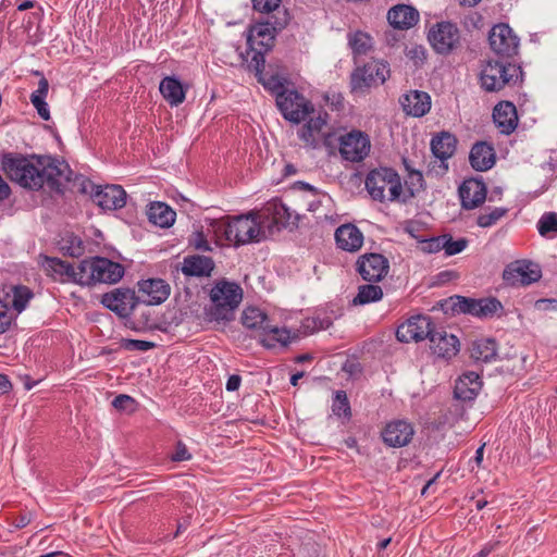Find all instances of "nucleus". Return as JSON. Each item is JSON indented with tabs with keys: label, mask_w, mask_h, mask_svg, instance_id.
I'll return each mask as SVG.
<instances>
[{
	"label": "nucleus",
	"mask_w": 557,
	"mask_h": 557,
	"mask_svg": "<svg viewBox=\"0 0 557 557\" xmlns=\"http://www.w3.org/2000/svg\"><path fill=\"white\" fill-rule=\"evenodd\" d=\"M42 267L45 271L50 275H59V276H67L75 283V277L77 275V268H74L72 264L62 261L58 258H46Z\"/></svg>",
	"instance_id": "obj_37"
},
{
	"label": "nucleus",
	"mask_w": 557,
	"mask_h": 557,
	"mask_svg": "<svg viewBox=\"0 0 557 557\" xmlns=\"http://www.w3.org/2000/svg\"><path fill=\"white\" fill-rule=\"evenodd\" d=\"M191 455L189 454L187 447L182 442H178L175 448V453L172 455L173 461H185L189 460Z\"/></svg>",
	"instance_id": "obj_56"
},
{
	"label": "nucleus",
	"mask_w": 557,
	"mask_h": 557,
	"mask_svg": "<svg viewBox=\"0 0 557 557\" xmlns=\"http://www.w3.org/2000/svg\"><path fill=\"white\" fill-rule=\"evenodd\" d=\"M337 246L345 251H357L362 247L363 235L354 224L341 225L335 232Z\"/></svg>",
	"instance_id": "obj_27"
},
{
	"label": "nucleus",
	"mask_w": 557,
	"mask_h": 557,
	"mask_svg": "<svg viewBox=\"0 0 557 557\" xmlns=\"http://www.w3.org/2000/svg\"><path fill=\"white\" fill-rule=\"evenodd\" d=\"M276 104L283 116L293 123L306 120L314 108L312 103L296 90L284 89L276 95Z\"/></svg>",
	"instance_id": "obj_9"
},
{
	"label": "nucleus",
	"mask_w": 557,
	"mask_h": 557,
	"mask_svg": "<svg viewBox=\"0 0 557 557\" xmlns=\"http://www.w3.org/2000/svg\"><path fill=\"white\" fill-rule=\"evenodd\" d=\"M414 434L410 423L397 420L388 423L383 433V441L391 447H403L410 443Z\"/></svg>",
	"instance_id": "obj_22"
},
{
	"label": "nucleus",
	"mask_w": 557,
	"mask_h": 557,
	"mask_svg": "<svg viewBox=\"0 0 557 557\" xmlns=\"http://www.w3.org/2000/svg\"><path fill=\"white\" fill-rule=\"evenodd\" d=\"M450 305L454 312L471 314L479 318L493 317L497 311L503 309L500 301L496 298L474 299L455 296L450 298Z\"/></svg>",
	"instance_id": "obj_11"
},
{
	"label": "nucleus",
	"mask_w": 557,
	"mask_h": 557,
	"mask_svg": "<svg viewBox=\"0 0 557 557\" xmlns=\"http://www.w3.org/2000/svg\"><path fill=\"white\" fill-rule=\"evenodd\" d=\"M366 188L372 199L381 202L399 200L403 193L400 176L391 168L372 170L367 175Z\"/></svg>",
	"instance_id": "obj_5"
},
{
	"label": "nucleus",
	"mask_w": 557,
	"mask_h": 557,
	"mask_svg": "<svg viewBox=\"0 0 557 557\" xmlns=\"http://www.w3.org/2000/svg\"><path fill=\"white\" fill-rule=\"evenodd\" d=\"M92 200L104 210L121 209L126 203V193L120 185H107L96 187Z\"/></svg>",
	"instance_id": "obj_20"
},
{
	"label": "nucleus",
	"mask_w": 557,
	"mask_h": 557,
	"mask_svg": "<svg viewBox=\"0 0 557 557\" xmlns=\"http://www.w3.org/2000/svg\"><path fill=\"white\" fill-rule=\"evenodd\" d=\"M357 271L364 281L380 282L388 273V260L380 253H366L357 260Z\"/></svg>",
	"instance_id": "obj_18"
},
{
	"label": "nucleus",
	"mask_w": 557,
	"mask_h": 557,
	"mask_svg": "<svg viewBox=\"0 0 557 557\" xmlns=\"http://www.w3.org/2000/svg\"><path fill=\"white\" fill-rule=\"evenodd\" d=\"M326 116L319 114L318 116L310 117L306 124L299 129L298 136L306 146L315 148L319 146L324 134L323 128L326 126Z\"/></svg>",
	"instance_id": "obj_26"
},
{
	"label": "nucleus",
	"mask_w": 557,
	"mask_h": 557,
	"mask_svg": "<svg viewBox=\"0 0 557 557\" xmlns=\"http://www.w3.org/2000/svg\"><path fill=\"white\" fill-rule=\"evenodd\" d=\"M460 34L457 26L450 22L437 23L429 32V41L438 53L446 54L459 44Z\"/></svg>",
	"instance_id": "obj_16"
},
{
	"label": "nucleus",
	"mask_w": 557,
	"mask_h": 557,
	"mask_svg": "<svg viewBox=\"0 0 557 557\" xmlns=\"http://www.w3.org/2000/svg\"><path fill=\"white\" fill-rule=\"evenodd\" d=\"M139 289L148 296L147 302L149 305H159L165 301L170 295V286L160 278L141 282Z\"/></svg>",
	"instance_id": "obj_32"
},
{
	"label": "nucleus",
	"mask_w": 557,
	"mask_h": 557,
	"mask_svg": "<svg viewBox=\"0 0 557 557\" xmlns=\"http://www.w3.org/2000/svg\"><path fill=\"white\" fill-rule=\"evenodd\" d=\"M34 8V1H30V0H26V1H23L21 4H18L17 9L20 11H25V10H28V9H32Z\"/></svg>",
	"instance_id": "obj_64"
},
{
	"label": "nucleus",
	"mask_w": 557,
	"mask_h": 557,
	"mask_svg": "<svg viewBox=\"0 0 557 557\" xmlns=\"http://www.w3.org/2000/svg\"><path fill=\"white\" fill-rule=\"evenodd\" d=\"M77 275L75 283L79 285L114 284L123 277L124 268L107 258L94 257L79 262Z\"/></svg>",
	"instance_id": "obj_2"
},
{
	"label": "nucleus",
	"mask_w": 557,
	"mask_h": 557,
	"mask_svg": "<svg viewBox=\"0 0 557 557\" xmlns=\"http://www.w3.org/2000/svg\"><path fill=\"white\" fill-rule=\"evenodd\" d=\"M11 387L12 385L8 377L3 374H0V395L9 393Z\"/></svg>",
	"instance_id": "obj_61"
},
{
	"label": "nucleus",
	"mask_w": 557,
	"mask_h": 557,
	"mask_svg": "<svg viewBox=\"0 0 557 557\" xmlns=\"http://www.w3.org/2000/svg\"><path fill=\"white\" fill-rule=\"evenodd\" d=\"M153 346H154V344L151 342L139 341V339H131L127 344V347H131V348H134L137 350H141V351L149 350Z\"/></svg>",
	"instance_id": "obj_58"
},
{
	"label": "nucleus",
	"mask_w": 557,
	"mask_h": 557,
	"mask_svg": "<svg viewBox=\"0 0 557 557\" xmlns=\"http://www.w3.org/2000/svg\"><path fill=\"white\" fill-rule=\"evenodd\" d=\"M289 22L288 12H281L278 15H271L268 21L253 25L247 38L248 45L255 50L257 47L270 49L273 45L275 34L283 29Z\"/></svg>",
	"instance_id": "obj_8"
},
{
	"label": "nucleus",
	"mask_w": 557,
	"mask_h": 557,
	"mask_svg": "<svg viewBox=\"0 0 557 557\" xmlns=\"http://www.w3.org/2000/svg\"><path fill=\"white\" fill-rule=\"evenodd\" d=\"M434 330L430 317L418 314L409 318L397 327L396 337L401 343L421 342L430 338Z\"/></svg>",
	"instance_id": "obj_12"
},
{
	"label": "nucleus",
	"mask_w": 557,
	"mask_h": 557,
	"mask_svg": "<svg viewBox=\"0 0 557 557\" xmlns=\"http://www.w3.org/2000/svg\"><path fill=\"white\" fill-rule=\"evenodd\" d=\"M332 410L338 417L349 418L351 414L350 405L344 391H337L333 400Z\"/></svg>",
	"instance_id": "obj_44"
},
{
	"label": "nucleus",
	"mask_w": 557,
	"mask_h": 557,
	"mask_svg": "<svg viewBox=\"0 0 557 557\" xmlns=\"http://www.w3.org/2000/svg\"><path fill=\"white\" fill-rule=\"evenodd\" d=\"M493 120L502 134H511L518 125L517 109L512 102L502 101L495 106Z\"/></svg>",
	"instance_id": "obj_23"
},
{
	"label": "nucleus",
	"mask_w": 557,
	"mask_h": 557,
	"mask_svg": "<svg viewBox=\"0 0 557 557\" xmlns=\"http://www.w3.org/2000/svg\"><path fill=\"white\" fill-rule=\"evenodd\" d=\"M537 230L542 236H547L550 233L557 234V213L547 212L543 214L537 223Z\"/></svg>",
	"instance_id": "obj_45"
},
{
	"label": "nucleus",
	"mask_w": 557,
	"mask_h": 557,
	"mask_svg": "<svg viewBox=\"0 0 557 557\" xmlns=\"http://www.w3.org/2000/svg\"><path fill=\"white\" fill-rule=\"evenodd\" d=\"M499 542L487 543L476 555V557H487L497 546Z\"/></svg>",
	"instance_id": "obj_60"
},
{
	"label": "nucleus",
	"mask_w": 557,
	"mask_h": 557,
	"mask_svg": "<svg viewBox=\"0 0 557 557\" xmlns=\"http://www.w3.org/2000/svg\"><path fill=\"white\" fill-rule=\"evenodd\" d=\"M30 102L37 110L38 115L45 120H50V111L48 108V103L45 101V99L39 98L38 96H30Z\"/></svg>",
	"instance_id": "obj_53"
},
{
	"label": "nucleus",
	"mask_w": 557,
	"mask_h": 557,
	"mask_svg": "<svg viewBox=\"0 0 557 557\" xmlns=\"http://www.w3.org/2000/svg\"><path fill=\"white\" fill-rule=\"evenodd\" d=\"M61 249L64 251V253L69 255L73 258L81 257L84 251V243L81 239V237L74 235V234H66L62 240H61Z\"/></svg>",
	"instance_id": "obj_41"
},
{
	"label": "nucleus",
	"mask_w": 557,
	"mask_h": 557,
	"mask_svg": "<svg viewBox=\"0 0 557 557\" xmlns=\"http://www.w3.org/2000/svg\"><path fill=\"white\" fill-rule=\"evenodd\" d=\"M212 306L208 312L210 321H231L234 310L243 299V289L236 283L219 281L210 292Z\"/></svg>",
	"instance_id": "obj_3"
},
{
	"label": "nucleus",
	"mask_w": 557,
	"mask_h": 557,
	"mask_svg": "<svg viewBox=\"0 0 557 557\" xmlns=\"http://www.w3.org/2000/svg\"><path fill=\"white\" fill-rule=\"evenodd\" d=\"M7 176L20 186L38 190L47 185L51 190H60L61 178L66 166L50 157L30 158L5 153L1 160Z\"/></svg>",
	"instance_id": "obj_1"
},
{
	"label": "nucleus",
	"mask_w": 557,
	"mask_h": 557,
	"mask_svg": "<svg viewBox=\"0 0 557 557\" xmlns=\"http://www.w3.org/2000/svg\"><path fill=\"white\" fill-rule=\"evenodd\" d=\"M406 184L410 190L411 196H413L414 193L422 190L424 188V180L422 173L420 171H411L408 175Z\"/></svg>",
	"instance_id": "obj_51"
},
{
	"label": "nucleus",
	"mask_w": 557,
	"mask_h": 557,
	"mask_svg": "<svg viewBox=\"0 0 557 557\" xmlns=\"http://www.w3.org/2000/svg\"><path fill=\"white\" fill-rule=\"evenodd\" d=\"M101 304L117 315L125 318L135 307V294L128 288H116L103 294Z\"/></svg>",
	"instance_id": "obj_19"
},
{
	"label": "nucleus",
	"mask_w": 557,
	"mask_h": 557,
	"mask_svg": "<svg viewBox=\"0 0 557 557\" xmlns=\"http://www.w3.org/2000/svg\"><path fill=\"white\" fill-rule=\"evenodd\" d=\"M504 208H494L490 213H482L478 218V225L481 227H490L506 214Z\"/></svg>",
	"instance_id": "obj_47"
},
{
	"label": "nucleus",
	"mask_w": 557,
	"mask_h": 557,
	"mask_svg": "<svg viewBox=\"0 0 557 557\" xmlns=\"http://www.w3.org/2000/svg\"><path fill=\"white\" fill-rule=\"evenodd\" d=\"M230 226L231 219L228 216L208 220L207 233L212 234L216 242L224 239L231 243Z\"/></svg>",
	"instance_id": "obj_40"
},
{
	"label": "nucleus",
	"mask_w": 557,
	"mask_h": 557,
	"mask_svg": "<svg viewBox=\"0 0 557 557\" xmlns=\"http://www.w3.org/2000/svg\"><path fill=\"white\" fill-rule=\"evenodd\" d=\"M35 75H39L41 77L38 82V88L30 96H38L39 98L46 99L49 91V82L39 71H36Z\"/></svg>",
	"instance_id": "obj_55"
},
{
	"label": "nucleus",
	"mask_w": 557,
	"mask_h": 557,
	"mask_svg": "<svg viewBox=\"0 0 557 557\" xmlns=\"http://www.w3.org/2000/svg\"><path fill=\"white\" fill-rule=\"evenodd\" d=\"M370 139L360 131H352L339 139L341 156L351 162L362 161L370 151Z\"/></svg>",
	"instance_id": "obj_15"
},
{
	"label": "nucleus",
	"mask_w": 557,
	"mask_h": 557,
	"mask_svg": "<svg viewBox=\"0 0 557 557\" xmlns=\"http://www.w3.org/2000/svg\"><path fill=\"white\" fill-rule=\"evenodd\" d=\"M383 290L379 285L366 284L358 287V293L352 299V305L363 306L381 300Z\"/></svg>",
	"instance_id": "obj_39"
},
{
	"label": "nucleus",
	"mask_w": 557,
	"mask_h": 557,
	"mask_svg": "<svg viewBox=\"0 0 557 557\" xmlns=\"http://www.w3.org/2000/svg\"><path fill=\"white\" fill-rule=\"evenodd\" d=\"M387 20L394 28L408 29L418 23L419 12L410 5L397 4L389 9Z\"/></svg>",
	"instance_id": "obj_28"
},
{
	"label": "nucleus",
	"mask_w": 557,
	"mask_h": 557,
	"mask_svg": "<svg viewBox=\"0 0 557 557\" xmlns=\"http://www.w3.org/2000/svg\"><path fill=\"white\" fill-rule=\"evenodd\" d=\"M12 322V314L7 304L0 300V334L4 333Z\"/></svg>",
	"instance_id": "obj_54"
},
{
	"label": "nucleus",
	"mask_w": 557,
	"mask_h": 557,
	"mask_svg": "<svg viewBox=\"0 0 557 557\" xmlns=\"http://www.w3.org/2000/svg\"><path fill=\"white\" fill-rule=\"evenodd\" d=\"M389 77L386 62L372 59L363 66H357L350 76L352 91H362L371 86L383 84Z\"/></svg>",
	"instance_id": "obj_10"
},
{
	"label": "nucleus",
	"mask_w": 557,
	"mask_h": 557,
	"mask_svg": "<svg viewBox=\"0 0 557 557\" xmlns=\"http://www.w3.org/2000/svg\"><path fill=\"white\" fill-rule=\"evenodd\" d=\"M399 102L403 110L408 114L416 117L423 116L431 109V98L429 94L419 90H411L404 95Z\"/></svg>",
	"instance_id": "obj_25"
},
{
	"label": "nucleus",
	"mask_w": 557,
	"mask_h": 557,
	"mask_svg": "<svg viewBox=\"0 0 557 557\" xmlns=\"http://www.w3.org/2000/svg\"><path fill=\"white\" fill-rule=\"evenodd\" d=\"M469 160L474 170L487 171L495 163L494 149L487 143L479 141L471 148Z\"/></svg>",
	"instance_id": "obj_29"
},
{
	"label": "nucleus",
	"mask_w": 557,
	"mask_h": 557,
	"mask_svg": "<svg viewBox=\"0 0 557 557\" xmlns=\"http://www.w3.org/2000/svg\"><path fill=\"white\" fill-rule=\"evenodd\" d=\"M30 102L37 110L38 115L45 120H50V111L48 108V103L45 101V99L39 98L38 96H30Z\"/></svg>",
	"instance_id": "obj_52"
},
{
	"label": "nucleus",
	"mask_w": 557,
	"mask_h": 557,
	"mask_svg": "<svg viewBox=\"0 0 557 557\" xmlns=\"http://www.w3.org/2000/svg\"><path fill=\"white\" fill-rule=\"evenodd\" d=\"M443 235L422 239L419 242V249L425 253H436L443 250L445 243H443Z\"/></svg>",
	"instance_id": "obj_48"
},
{
	"label": "nucleus",
	"mask_w": 557,
	"mask_h": 557,
	"mask_svg": "<svg viewBox=\"0 0 557 557\" xmlns=\"http://www.w3.org/2000/svg\"><path fill=\"white\" fill-rule=\"evenodd\" d=\"M443 237V243H445L443 250L446 256H455L457 253H460L468 246V239L466 238H459L457 240H454L453 236L449 234H444Z\"/></svg>",
	"instance_id": "obj_46"
},
{
	"label": "nucleus",
	"mask_w": 557,
	"mask_h": 557,
	"mask_svg": "<svg viewBox=\"0 0 557 557\" xmlns=\"http://www.w3.org/2000/svg\"><path fill=\"white\" fill-rule=\"evenodd\" d=\"M482 383L476 372H468L455 384V397L461 400H472L480 392Z\"/></svg>",
	"instance_id": "obj_30"
},
{
	"label": "nucleus",
	"mask_w": 557,
	"mask_h": 557,
	"mask_svg": "<svg viewBox=\"0 0 557 557\" xmlns=\"http://www.w3.org/2000/svg\"><path fill=\"white\" fill-rule=\"evenodd\" d=\"M264 227L260 211L233 218L230 226L231 243L239 246L251 242H260L265 237Z\"/></svg>",
	"instance_id": "obj_7"
},
{
	"label": "nucleus",
	"mask_w": 557,
	"mask_h": 557,
	"mask_svg": "<svg viewBox=\"0 0 557 557\" xmlns=\"http://www.w3.org/2000/svg\"><path fill=\"white\" fill-rule=\"evenodd\" d=\"M461 205L471 210L482 205L486 198V186L478 180H467L459 187Z\"/></svg>",
	"instance_id": "obj_24"
},
{
	"label": "nucleus",
	"mask_w": 557,
	"mask_h": 557,
	"mask_svg": "<svg viewBox=\"0 0 557 557\" xmlns=\"http://www.w3.org/2000/svg\"><path fill=\"white\" fill-rule=\"evenodd\" d=\"M112 406L121 411L133 412L136 408V401L133 397L121 394L113 399Z\"/></svg>",
	"instance_id": "obj_50"
},
{
	"label": "nucleus",
	"mask_w": 557,
	"mask_h": 557,
	"mask_svg": "<svg viewBox=\"0 0 557 557\" xmlns=\"http://www.w3.org/2000/svg\"><path fill=\"white\" fill-rule=\"evenodd\" d=\"M535 308L540 311H557V299H539Z\"/></svg>",
	"instance_id": "obj_57"
},
{
	"label": "nucleus",
	"mask_w": 557,
	"mask_h": 557,
	"mask_svg": "<svg viewBox=\"0 0 557 557\" xmlns=\"http://www.w3.org/2000/svg\"><path fill=\"white\" fill-rule=\"evenodd\" d=\"M429 341L432 352L441 358L450 359L459 351V339L444 329H435Z\"/></svg>",
	"instance_id": "obj_21"
},
{
	"label": "nucleus",
	"mask_w": 557,
	"mask_h": 557,
	"mask_svg": "<svg viewBox=\"0 0 557 557\" xmlns=\"http://www.w3.org/2000/svg\"><path fill=\"white\" fill-rule=\"evenodd\" d=\"M209 234H205L203 231H196L189 237V244L197 250L209 251L211 250L209 240L207 238Z\"/></svg>",
	"instance_id": "obj_49"
},
{
	"label": "nucleus",
	"mask_w": 557,
	"mask_h": 557,
	"mask_svg": "<svg viewBox=\"0 0 557 557\" xmlns=\"http://www.w3.org/2000/svg\"><path fill=\"white\" fill-rule=\"evenodd\" d=\"M32 297H33V293L30 292V289L28 287L15 286L13 288V299H12L13 308L17 312H22L26 308V306Z\"/></svg>",
	"instance_id": "obj_43"
},
{
	"label": "nucleus",
	"mask_w": 557,
	"mask_h": 557,
	"mask_svg": "<svg viewBox=\"0 0 557 557\" xmlns=\"http://www.w3.org/2000/svg\"><path fill=\"white\" fill-rule=\"evenodd\" d=\"M242 379L239 375H231L226 382V389L230 392L237 391L240 386Z\"/></svg>",
	"instance_id": "obj_59"
},
{
	"label": "nucleus",
	"mask_w": 557,
	"mask_h": 557,
	"mask_svg": "<svg viewBox=\"0 0 557 557\" xmlns=\"http://www.w3.org/2000/svg\"><path fill=\"white\" fill-rule=\"evenodd\" d=\"M348 45L352 50L355 62H358V58L366 55L372 49V38L363 32H355L348 34Z\"/></svg>",
	"instance_id": "obj_38"
},
{
	"label": "nucleus",
	"mask_w": 557,
	"mask_h": 557,
	"mask_svg": "<svg viewBox=\"0 0 557 557\" xmlns=\"http://www.w3.org/2000/svg\"><path fill=\"white\" fill-rule=\"evenodd\" d=\"M295 187L299 188L300 190H309L313 194H317V188L304 182H297Z\"/></svg>",
	"instance_id": "obj_63"
},
{
	"label": "nucleus",
	"mask_w": 557,
	"mask_h": 557,
	"mask_svg": "<svg viewBox=\"0 0 557 557\" xmlns=\"http://www.w3.org/2000/svg\"><path fill=\"white\" fill-rule=\"evenodd\" d=\"M261 221L265 227L277 230L297 225L298 215L289 210L282 201L271 200L261 210Z\"/></svg>",
	"instance_id": "obj_17"
},
{
	"label": "nucleus",
	"mask_w": 557,
	"mask_h": 557,
	"mask_svg": "<svg viewBox=\"0 0 557 557\" xmlns=\"http://www.w3.org/2000/svg\"><path fill=\"white\" fill-rule=\"evenodd\" d=\"M491 49L500 57H513L519 49V38L507 24L495 25L488 36Z\"/></svg>",
	"instance_id": "obj_14"
},
{
	"label": "nucleus",
	"mask_w": 557,
	"mask_h": 557,
	"mask_svg": "<svg viewBox=\"0 0 557 557\" xmlns=\"http://www.w3.org/2000/svg\"><path fill=\"white\" fill-rule=\"evenodd\" d=\"M214 269L211 258L205 256H188L184 258L182 272L186 276H209Z\"/></svg>",
	"instance_id": "obj_31"
},
{
	"label": "nucleus",
	"mask_w": 557,
	"mask_h": 557,
	"mask_svg": "<svg viewBox=\"0 0 557 557\" xmlns=\"http://www.w3.org/2000/svg\"><path fill=\"white\" fill-rule=\"evenodd\" d=\"M520 75V66L490 60L482 65L479 79L482 89L487 92H496L506 86L515 85Z\"/></svg>",
	"instance_id": "obj_6"
},
{
	"label": "nucleus",
	"mask_w": 557,
	"mask_h": 557,
	"mask_svg": "<svg viewBox=\"0 0 557 557\" xmlns=\"http://www.w3.org/2000/svg\"><path fill=\"white\" fill-rule=\"evenodd\" d=\"M148 219L160 227H170L176 218V213L164 202H153L148 209Z\"/></svg>",
	"instance_id": "obj_35"
},
{
	"label": "nucleus",
	"mask_w": 557,
	"mask_h": 557,
	"mask_svg": "<svg viewBox=\"0 0 557 557\" xmlns=\"http://www.w3.org/2000/svg\"><path fill=\"white\" fill-rule=\"evenodd\" d=\"M243 325L256 333L260 342L267 347H274L276 343L287 345L289 332L270 323L268 315L256 307H248L242 314Z\"/></svg>",
	"instance_id": "obj_4"
},
{
	"label": "nucleus",
	"mask_w": 557,
	"mask_h": 557,
	"mask_svg": "<svg viewBox=\"0 0 557 557\" xmlns=\"http://www.w3.org/2000/svg\"><path fill=\"white\" fill-rule=\"evenodd\" d=\"M456 144L457 139L454 135L443 132L432 139L431 150L444 163L455 153Z\"/></svg>",
	"instance_id": "obj_34"
},
{
	"label": "nucleus",
	"mask_w": 557,
	"mask_h": 557,
	"mask_svg": "<svg viewBox=\"0 0 557 557\" xmlns=\"http://www.w3.org/2000/svg\"><path fill=\"white\" fill-rule=\"evenodd\" d=\"M253 10L271 15H278L281 12H287L281 7L282 0H251Z\"/></svg>",
	"instance_id": "obj_42"
},
{
	"label": "nucleus",
	"mask_w": 557,
	"mask_h": 557,
	"mask_svg": "<svg viewBox=\"0 0 557 557\" xmlns=\"http://www.w3.org/2000/svg\"><path fill=\"white\" fill-rule=\"evenodd\" d=\"M159 90L172 107H177L185 100V90L182 83L175 77H164L160 83Z\"/></svg>",
	"instance_id": "obj_33"
},
{
	"label": "nucleus",
	"mask_w": 557,
	"mask_h": 557,
	"mask_svg": "<svg viewBox=\"0 0 557 557\" xmlns=\"http://www.w3.org/2000/svg\"><path fill=\"white\" fill-rule=\"evenodd\" d=\"M541 275V269L536 263L517 260L506 267L503 278L511 286H525L539 281Z\"/></svg>",
	"instance_id": "obj_13"
},
{
	"label": "nucleus",
	"mask_w": 557,
	"mask_h": 557,
	"mask_svg": "<svg viewBox=\"0 0 557 557\" xmlns=\"http://www.w3.org/2000/svg\"><path fill=\"white\" fill-rule=\"evenodd\" d=\"M471 357L478 361L491 362L497 357V344L493 338H481L473 342Z\"/></svg>",
	"instance_id": "obj_36"
},
{
	"label": "nucleus",
	"mask_w": 557,
	"mask_h": 557,
	"mask_svg": "<svg viewBox=\"0 0 557 557\" xmlns=\"http://www.w3.org/2000/svg\"><path fill=\"white\" fill-rule=\"evenodd\" d=\"M11 194L10 186L4 182L0 175V200L7 199Z\"/></svg>",
	"instance_id": "obj_62"
}]
</instances>
